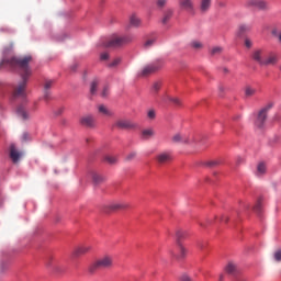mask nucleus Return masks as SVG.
Masks as SVG:
<instances>
[{"label":"nucleus","mask_w":281,"mask_h":281,"mask_svg":"<svg viewBox=\"0 0 281 281\" xmlns=\"http://www.w3.org/2000/svg\"><path fill=\"white\" fill-rule=\"evenodd\" d=\"M32 56L3 58L0 67H10V69H20L22 71V81L15 87L13 98H25V87H27V79L32 76L30 64Z\"/></svg>","instance_id":"nucleus-1"},{"label":"nucleus","mask_w":281,"mask_h":281,"mask_svg":"<svg viewBox=\"0 0 281 281\" xmlns=\"http://www.w3.org/2000/svg\"><path fill=\"white\" fill-rule=\"evenodd\" d=\"M113 267V257L111 256H103L92 265L89 266L88 271L89 273H95L98 269H111Z\"/></svg>","instance_id":"nucleus-2"},{"label":"nucleus","mask_w":281,"mask_h":281,"mask_svg":"<svg viewBox=\"0 0 281 281\" xmlns=\"http://www.w3.org/2000/svg\"><path fill=\"white\" fill-rule=\"evenodd\" d=\"M132 42H133V37L131 35H125V36L115 35L104 44V47H122V45H126Z\"/></svg>","instance_id":"nucleus-3"},{"label":"nucleus","mask_w":281,"mask_h":281,"mask_svg":"<svg viewBox=\"0 0 281 281\" xmlns=\"http://www.w3.org/2000/svg\"><path fill=\"white\" fill-rule=\"evenodd\" d=\"M246 8H252V10H258L259 12H268L269 2L267 0H246Z\"/></svg>","instance_id":"nucleus-4"},{"label":"nucleus","mask_w":281,"mask_h":281,"mask_svg":"<svg viewBox=\"0 0 281 281\" xmlns=\"http://www.w3.org/2000/svg\"><path fill=\"white\" fill-rule=\"evenodd\" d=\"M162 67H164V61L156 60V61L145 66L142 69L139 76H142L143 78H146V77L150 76L151 74L159 71V69H161Z\"/></svg>","instance_id":"nucleus-5"},{"label":"nucleus","mask_w":281,"mask_h":281,"mask_svg":"<svg viewBox=\"0 0 281 281\" xmlns=\"http://www.w3.org/2000/svg\"><path fill=\"white\" fill-rule=\"evenodd\" d=\"M269 109H271V105H267L266 108L259 111L257 120L255 122V125L257 126V128H262L265 126V122H267V113L269 112Z\"/></svg>","instance_id":"nucleus-6"},{"label":"nucleus","mask_w":281,"mask_h":281,"mask_svg":"<svg viewBox=\"0 0 281 281\" xmlns=\"http://www.w3.org/2000/svg\"><path fill=\"white\" fill-rule=\"evenodd\" d=\"M120 210H128V203L125 202H113L105 206L104 212H119Z\"/></svg>","instance_id":"nucleus-7"},{"label":"nucleus","mask_w":281,"mask_h":281,"mask_svg":"<svg viewBox=\"0 0 281 281\" xmlns=\"http://www.w3.org/2000/svg\"><path fill=\"white\" fill-rule=\"evenodd\" d=\"M265 58H267V53L265 49H256L252 52V60L258 63L261 67L265 65Z\"/></svg>","instance_id":"nucleus-8"},{"label":"nucleus","mask_w":281,"mask_h":281,"mask_svg":"<svg viewBox=\"0 0 281 281\" xmlns=\"http://www.w3.org/2000/svg\"><path fill=\"white\" fill-rule=\"evenodd\" d=\"M114 127L121 128L122 131H128V128H135V125L128 120L120 119L115 121Z\"/></svg>","instance_id":"nucleus-9"},{"label":"nucleus","mask_w":281,"mask_h":281,"mask_svg":"<svg viewBox=\"0 0 281 281\" xmlns=\"http://www.w3.org/2000/svg\"><path fill=\"white\" fill-rule=\"evenodd\" d=\"M81 126H86L87 128H94L95 126V117L91 114L83 115L80 119Z\"/></svg>","instance_id":"nucleus-10"},{"label":"nucleus","mask_w":281,"mask_h":281,"mask_svg":"<svg viewBox=\"0 0 281 281\" xmlns=\"http://www.w3.org/2000/svg\"><path fill=\"white\" fill-rule=\"evenodd\" d=\"M89 251H91L90 245H81L75 248L72 256H75V258H80V256H85L86 254H89Z\"/></svg>","instance_id":"nucleus-11"},{"label":"nucleus","mask_w":281,"mask_h":281,"mask_svg":"<svg viewBox=\"0 0 281 281\" xmlns=\"http://www.w3.org/2000/svg\"><path fill=\"white\" fill-rule=\"evenodd\" d=\"M22 156H23V154L21 151H19V149H16V146L14 144H11L10 145L11 161H13V164H19V159H21Z\"/></svg>","instance_id":"nucleus-12"},{"label":"nucleus","mask_w":281,"mask_h":281,"mask_svg":"<svg viewBox=\"0 0 281 281\" xmlns=\"http://www.w3.org/2000/svg\"><path fill=\"white\" fill-rule=\"evenodd\" d=\"M179 5L181 10H186V12H194V1L193 0H180Z\"/></svg>","instance_id":"nucleus-13"},{"label":"nucleus","mask_w":281,"mask_h":281,"mask_svg":"<svg viewBox=\"0 0 281 281\" xmlns=\"http://www.w3.org/2000/svg\"><path fill=\"white\" fill-rule=\"evenodd\" d=\"M190 139H192V137L179 133L172 136L173 144H190Z\"/></svg>","instance_id":"nucleus-14"},{"label":"nucleus","mask_w":281,"mask_h":281,"mask_svg":"<svg viewBox=\"0 0 281 281\" xmlns=\"http://www.w3.org/2000/svg\"><path fill=\"white\" fill-rule=\"evenodd\" d=\"M18 116L21 117V120H27L30 117V112H27V108L25 106V103H22L16 109Z\"/></svg>","instance_id":"nucleus-15"},{"label":"nucleus","mask_w":281,"mask_h":281,"mask_svg":"<svg viewBox=\"0 0 281 281\" xmlns=\"http://www.w3.org/2000/svg\"><path fill=\"white\" fill-rule=\"evenodd\" d=\"M278 63V55L270 53L266 54V58L263 59V66L267 67L269 65H276Z\"/></svg>","instance_id":"nucleus-16"},{"label":"nucleus","mask_w":281,"mask_h":281,"mask_svg":"<svg viewBox=\"0 0 281 281\" xmlns=\"http://www.w3.org/2000/svg\"><path fill=\"white\" fill-rule=\"evenodd\" d=\"M97 109L98 113H100V115H103V117H113V111H111L106 105L99 104Z\"/></svg>","instance_id":"nucleus-17"},{"label":"nucleus","mask_w":281,"mask_h":281,"mask_svg":"<svg viewBox=\"0 0 281 281\" xmlns=\"http://www.w3.org/2000/svg\"><path fill=\"white\" fill-rule=\"evenodd\" d=\"M178 249H179V255H176L172 250L170 251L171 256L173 258H177V260H181L184 256L188 255V249H186V247H183V245L178 244Z\"/></svg>","instance_id":"nucleus-18"},{"label":"nucleus","mask_w":281,"mask_h":281,"mask_svg":"<svg viewBox=\"0 0 281 281\" xmlns=\"http://www.w3.org/2000/svg\"><path fill=\"white\" fill-rule=\"evenodd\" d=\"M212 8V0H200V12L205 14Z\"/></svg>","instance_id":"nucleus-19"},{"label":"nucleus","mask_w":281,"mask_h":281,"mask_svg":"<svg viewBox=\"0 0 281 281\" xmlns=\"http://www.w3.org/2000/svg\"><path fill=\"white\" fill-rule=\"evenodd\" d=\"M172 159L170 153H161L157 156L158 164H168Z\"/></svg>","instance_id":"nucleus-20"},{"label":"nucleus","mask_w":281,"mask_h":281,"mask_svg":"<svg viewBox=\"0 0 281 281\" xmlns=\"http://www.w3.org/2000/svg\"><path fill=\"white\" fill-rule=\"evenodd\" d=\"M90 177L95 186L104 181V178L102 177V175L98 173L97 171H91Z\"/></svg>","instance_id":"nucleus-21"},{"label":"nucleus","mask_w":281,"mask_h":281,"mask_svg":"<svg viewBox=\"0 0 281 281\" xmlns=\"http://www.w3.org/2000/svg\"><path fill=\"white\" fill-rule=\"evenodd\" d=\"M52 85H54V80H46L44 83V98L49 100V89H52Z\"/></svg>","instance_id":"nucleus-22"},{"label":"nucleus","mask_w":281,"mask_h":281,"mask_svg":"<svg viewBox=\"0 0 281 281\" xmlns=\"http://www.w3.org/2000/svg\"><path fill=\"white\" fill-rule=\"evenodd\" d=\"M172 14H175V11L172 9H167L164 13L162 23L166 25L171 19Z\"/></svg>","instance_id":"nucleus-23"},{"label":"nucleus","mask_w":281,"mask_h":281,"mask_svg":"<svg viewBox=\"0 0 281 281\" xmlns=\"http://www.w3.org/2000/svg\"><path fill=\"white\" fill-rule=\"evenodd\" d=\"M130 24L133 27H140L142 26V20L137 15L134 14L130 18Z\"/></svg>","instance_id":"nucleus-24"},{"label":"nucleus","mask_w":281,"mask_h":281,"mask_svg":"<svg viewBox=\"0 0 281 281\" xmlns=\"http://www.w3.org/2000/svg\"><path fill=\"white\" fill-rule=\"evenodd\" d=\"M187 137H192L189 139L190 143H187L188 146H192V148H199V137L194 135H189Z\"/></svg>","instance_id":"nucleus-25"},{"label":"nucleus","mask_w":281,"mask_h":281,"mask_svg":"<svg viewBox=\"0 0 281 281\" xmlns=\"http://www.w3.org/2000/svg\"><path fill=\"white\" fill-rule=\"evenodd\" d=\"M247 32H251V26L248 24H240L238 26V35L243 36V34L247 33Z\"/></svg>","instance_id":"nucleus-26"},{"label":"nucleus","mask_w":281,"mask_h":281,"mask_svg":"<svg viewBox=\"0 0 281 281\" xmlns=\"http://www.w3.org/2000/svg\"><path fill=\"white\" fill-rule=\"evenodd\" d=\"M155 135V131L153 128L143 130L142 131V139H150Z\"/></svg>","instance_id":"nucleus-27"},{"label":"nucleus","mask_w":281,"mask_h":281,"mask_svg":"<svg viewBox=\"0 0 281 281\" xmlns=\"http://www.w3.org/2000/svg\"><path fill=\"white\" fill-rule=\"evenodd\" d=\"M266 172H267V165H265L263 162H260L257 166V176L262 177V175H265Z\"/></svg>","instance_id":"nucleus-28"},{"label":"nucleus","mask_w":281,"mask_h":281,"mask_svg":"<svg viewBox=\"0 0 281 281\" xmlns=\"http://www.w3.org/2000/svg\"><path fill=\"white\" fill-rule=\"evenodd\" d=\"M225 271L226 273H229V274H233V273H236V263L234 262H228L225 267Z\"/></svg>","instance_id":"nucleus-29"},{"label":"nucleus","mask_w":281,"mask_h":281,"mask_svg":"<svg viewBox=\"0 0 281 281\" xmlns=\"http://www.w3.org/2000/svg\"><path fill=\"white\" fill-rule=\"evenodd\" d=\"M176 237H177V245H181L182 238H186V233L183 229H178L176 232Z\"/></svg>","instance_id":"nucleus-30"},{"label":"nucleus","mask_w":281,"mask_h":281,"mask_svg":"<svg viewBox=\"0 0 281 281\" xmlns=\"http://www.w3.org/2000/svg\"><path fill=\"white\" fill-rule=\"evenodd\" d=\"M256 88H251L250 86H247L245 88V95L246 98H251V95H256Z\"/></svg>","instance_id":"nucleus-31"},{"label":"nucleus","mask_w":281,"mask_h":281,"mask_svg":"<svg viewBox=\"0 0 281 281\" xmlns=\"http://www.w3.org/2000/svg\"><path fill=\"white\" fill-rule=\"evenodd\" d=\"M120 63H122V58L116 57L110 64H108V67H110V69H115V67H117Z\"/></svg>","instance_id":"nucleus-32"},{"label":"nucleus","mask_w":281,"mask_h":281,"mask_svg":"<svg viewBox=\"0 0 281 281\" xmlns=\"http://www.w3.org/2000/svg\"><path fill=\"white\" fill-rule=\"evenodd\" d=\"M159 89H161V81H155L151 86V93H159Z\"/></svg>","instance_id":"nucleus-33"},{"label":"nucleus","mask_w":281,"mask_h":281,"mask_svg":"<svg viewBox=\"0 0 281 281\" xmlns=\"http://www.w3.org/2000/svg\"><path fill=\"white\" fill-rule=\"evenodd\" d=\"M211 56H218L221 54H223V47L221 46H215L213 48H211Z\"/></svg>","instance_id":"nucleus-34"},{"label":"nucleus","mask_w":281,"mask_h":281,"mask_svg":"<svg viewBox=\"0 0 281 281\" xmlns=\"http://www.w3.org/2000/svg\"><path fill=\"white\" fill-rule=\"evenodd\" d=\"M254 212H256L257 214H260V212H262V199L259 198L256 205L254 206Z\"/></svg>","instance_id":"nucleus-35"},{"label":"nucleus","mask_w":281,"mask_h":281,"mask_svg":"<svg viewBox=\"0 0 281 281\" xmlns=\"http://www.w3.org/2000/svg\"><path fill=\"white\" fill-rule=\"evenodd\" d=\"M90 93L91 95H95L98 93V80H93L90 85Z\"/></svg>","instance_id":"nucleus-36"},{"label":"nucleus","mask_w":281,"mask_h":281,"mask_svg":"<svg viewBox=\"0 0 281 281\" xmlns=\"http://www.w3.org/2000/svg\"><path fill=\"white\" fill-rule=\"evenodd\" d=\"M190 47H192V49H203V43L199 41H192L190 43Z\"/></svg>","instance_id":"nucleus-37"},{"label":"nucleus","mask_w":281,"mask_h":281,"mask_svg":"<svg viewBox=\"0 0 281 281\" xmlns=\"http://www.w3.org/2000/svg\"><path fill=\"white\" fill-rule=\"evenodd\" d=\"M157 41V38L153 37V38H149L147 40L145 43H144V47L146 49H148V47H153L155 45V42Z\"/></svg>","instance_id":"nucleus-38"},{"label":"nucleus","mask_w":281,"mask_h":281,"mask_svg":"<svg viewBox=\"0 0 281 281\" xmlns=\"http://www.w3.org/2000/svg\"><path fill=\"white\" fill-rule=\"evenodd\" d=\"M105 161H108V164H117V158L115 156H105Z\"/></svg>","instance_id":"nucleus-39"},{"label":"nucleus","mask_w":281,"mask_h":281,"mask_svg":"<svg viewBox=\"0 0 281 281\" xmlns=\"http://www.w3.org/2000/svg\"><path fill=\"white\" fill-rule=\"evenodd\" d=\"M8 271V262L2 261L0 262V273H5Z\"/></svg>","instance_id":"nucleus-40"},{"label":"nucleus","mask_w":281,"mask_h":281,"mask_svg":"<svg viewBox=\"0 0 281 281\" xmlns=\"http://www.w3.org/2000/svg\"><path fill=\"white\" fill-rule=\"evenodd\" d=\"M109 58H111V55L108 52L100 54V60L104 61V60H109Z\"/></svg>","instance_id":"nucleus-41"},{"label":"nucleus","mask_w":281,"mask_h":281,"mask_svg":"<svg viewBox=\"0 0 281 281\" xmlns=\"http://www.w3.org/2000/svg\"><path fill=\"white\" fill-rule=\"evenodd\" d=\"M213 221L212 220H206L205 222H199L200 227H207V225H212Z\"/></svg>","instance_id":"nucleus-42"},{"label":"nucleus","mask_w":281,"mask_h":281,"mask_svg":"<svg viewBox=\"0 0 281 281\" xmlns=\"http://www.w3.org/2000/svg\"><path fill=\"white\" fill-rule=\"evenodd\" d=\"M135 157H137V153L136 151H132L126 156V160L127 161H132V159H135Z\"/></svg>","instance_id":"nucleus-43"},{"label":"nucleus","mask_w":281,"mask_h":281,"mask_svg":"<svg viewBox=\"0 0 281 281\" xmlns=\"http://www.w3.org/2000/svg\"><path fill=\"white\" fill-rule=\"evenodd\" d=\"M156 115L155 110H149L147 113V117H149V120H155Z\"/></svg>","instance_id":"nucleus-44"},{"label":"nucleus","mask_w":281,"mask_h":281,"mask_svg":"<svg viewBox=\"0 0 281 281\" xmlns=\"http://www.w3.org/2000/svg\"><path fill=\"white\" fill-rule=\"evenodd\" d=\"M254 43L251 42V40L249 38H245V47H247L248 49H250V47H252Z\"/></svg>","instance_id":"nucleus-45"},{"label":"nucleus","mask_w":281,"mask_h":281,"mask_svg":"<svg viewBox=\"0 0 281 281\" xmlns=\"http://www.w3.org/2000/svg\"><path fill=\"white\" fill-rule=\"evenodd\" d=\"M102 98H106L109 95V86H105L101 93Z\"/></svg>","instance_id":"nucleus-46"},{"label":"nucleus","mask_w":281,"mask_h":281,"mask_svg":"<svg viewBox=\"0 0 281 281\" xmlns=\"http://www.w3.org/2000/svg\"><path fill=\"white\" fill-rule=\"evenodd\" d=\"M274 260H277V262H281V250L274 252Z\"/></svg>","instance_id":"nucleus-47"},{"label":"nucleus","mask_w":281,"mask_h":281,"mask_svg":"<svg viewBox=\"0 0 281 281\" xmlns=\"http://www.w3.org/2000/svg\"><path fill=\"white\" fill-rule=\"evenodd\" d=\"M168 3V0H157L158 8H164Z\"/></svg>","instance_id":"nucleus-48"},{"label":"nucleus","mask_w":281,"mask_h":281,"mask_svg":"<svg viewBox=\"0 0 281 281\" xmlns=\"http://www.w3.org/2000/svg\"><path fill=\"white\" fill-rule=\"evenodd\" d=\"M171 102H173V104H177V106L181 105V100H179V98L171 99Z\"/></svg>","instance_id":"nucleus-49"},{"label":"nucleus","mask_w":281,"mask_h":281,"mask_svg":"<svg viewBox=\"0 0 281 281\" xmlns=\"http://www.w3.org/2000/svg\"><path fill=\"white\" fill-rule=\"evenodd\" d=\"M207 166H210V168L214 167V166H218V160H212L207 162Z\"/></svg>","instance_id":"nucleus-50"},{"label":"nucleus","mask_w":281,"mask_h":281,"mask_svg":"<svg viewBox=\"0 0 281 281\" xmlns=\"http://www.w3.org/2000/svg\"><path fill=\"white\" fill-rule=\"evenodd\" d=\"M271 34H272V36H276V38H278V36L280 35V32L278 31V29H273L271 31Z\"/></svg>","instance_id":"nucleus-51"},{"label":"nucleus","mask_w":281,"mask_h":281,"mask_svg":"<svg viewBox=\"0 0 281 281\" xmlns=\"http://www.w3.org/2000/svg\"><path fill=\"white\" fill-rule=\"evenodd\" d=\"M29 137H30V135H29L27 133H24V134L22 135V140H23V142H27Z\"/></svg>","instance_id":"nucleus-52"},{"label":"nucleus","mask_w":281,"mask_h":281,"mask_svg":"<svg viewBox=\"0 0 281 281\" xmlns=\"http://www.w3.org/2000/svg\"><path fill=\"white\" fill-rule=\"evenodd\" d=\"M221 221H223L224 223H227L229 221V217L224 215L221 217Z\"/></svg>","instance_id":"nucleus-53"},{"label":"nucleus","mask_w":281,"mask_h":281,"mask_svg":"<svg viewBox=\"0 0 281 281\" xmlns=\"http://www.w3.org/2000/svg\"><path fill=\"white\" fill-rule=\"evenodd\" d=\"M245 161V159H243V158H237V164H243Z\"/></svg>","instance_id":"nucleus-54"},{"label":"nucleus","mask_w":281,"mask_h":281,"mask_svg":"<svg viewBox=\"0 0 281 281\" xmlns=\"http://www.w3.org/2000/svg\"><path fill=\"white\" fill-rule=\"evenodd\" d=\"M225 280V276L224 274H220L218 281H223Z\"/></svg>","instance_id":"nucleus-55"},{"label":"nucleus","mask_w":281,"mask_h":281,"mask_svg":"<svg viewBox=\"0 0 281 281\" xmlns=\"http://www.w3.org/2000/svg\"><path fill=\"white\" fill-rule=\"evenodd\" d=\"M277 38H279V43H281V31H279V35Z\"/></svg>","instance_id":"nucleus-56"},{"label":"nucleus","mask_w":281,"mask_h":281,"mask_svg":"<svg viewBox=\"0 0 281 281\" xmlns=\"http://www.w3.org/2000/svg\"><path fill=\"white\" fill-rule=\"evenodd\" d=\"M223 91H225V88L220 87V93H223Z\"/></svg>","instance_id":"nucleus-57"},{"label":"nucleus","mask_w":281,"mask_h":281,"mask_svg":"<svg viewBox=\"0 0 281 281\" xmlns=\"http://www.w3.org/2000/svg\"><path fill=\"white\" fill-rule=\"evenodd\" d=\"M220 7L221 8H225V3L224 2H220Z\"/></svg>","instance_id":"nucleus-58"},{"label":"nucleus","mask_w":281,"mask_h":281,"mask_svg":"<svg viewBox=\"0 0 281 281\" xmlns=\"http://www.w3.org/2000/svg\"><path fill=\"white\" fill-rule=\"evenodd\" d=\"M236 281H247V280H245V279H237Z\"/></svg>","instance_id":"nucleus-59"}]
</instances>
